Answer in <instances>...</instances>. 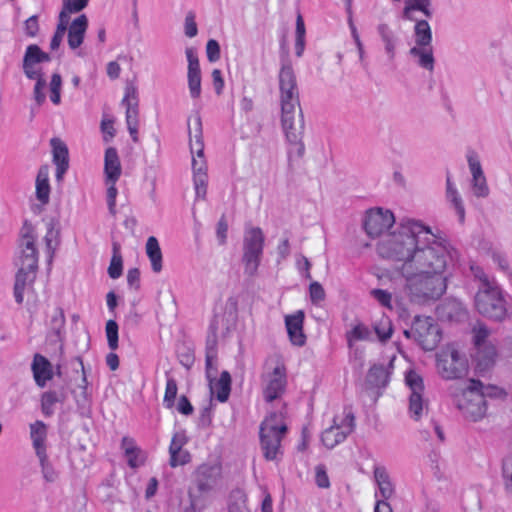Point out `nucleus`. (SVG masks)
Here are the masks:
<instances>
[{
  "label": "nucleus",
  "mask_w": 512,
  "mask_h": 512,
  "mask_svg": "<svg viewBox=\"0 0 512 512\" xmlns=\"http://www.w3.org/2000/svg\"><path fill=\"white\" fill-rule=\"evenodd\" d=\"M146 253L152 265V270L159 273L162 270V252L158 240L150 236L146 242Z\"/></svg>",
  "instance_id": "f704fd0d"
},
{
  "label": "nucleus",
  "mask_w": 512,
  "mask_h": 512,
  "mask_svg": "<svg viewBox=\"0 0 512 512\" xmlns=\"http://www.w3.org/2000/svg\"><path fill=\"white\" fill-rule=\"evenodd\" d=\"M403 8V17L408 20H412V13L414 11L422 12L426 17H432V11L430 9L432 0H405Z\"/></svg>",
  "instance_id": "473e14b6"
},
{
  "label": "nucleus",
  "mask_w": 512,
  "mask_h": 512,
  "mask_svg": "<svg viewBox=\"0 0 512 512\" xmlns=\"http://www.w3.org/2000/svg\"><path fill=\"white\" fill-rule=\"evenodd\" d=\"M376 251L382 259L396 264L402 292L410 303L431 305L446 293L448 246L420 221L403 219L377 243Z\"/></svg>",
  "instance_id": "f257e3e1"
},
{
  "label": "nucleus",
  "mask_w": 512,
  "mask_h": 512,
  "mask_svg": "<svg viewBox=\"0 0 512 512\" xmlns=\"http://www.w3.org/2000/svg\"><path fill=\"white\" fill-rule=\"evenodd\" d=\"M309 294H310V299H311L312 303L316 304V305L319 304L320 302L324 301L325 296H326L324 288L317 281H313L310 284Z\"/></svg>",
  "instance_id": "6e6d98bb"
},
{
  "label": "nucleus",
  "mask_w": 512,
  "mask_h": 512,
  "mask_svg": "<svg viewBox=\"0 0 512 512\" xmlns=\"http://www.w3.org/2000/svg\"><path fill=\"white\" fill-rule=\"evenodd\" d=\"M53 154V163L56 165V179L61 181L69 167V153L67 145L59 138L50 141Z\"/></svg>",
  "instance_id": "a211bd4d"
},
{
  "label": "nucleus",
  "mask_w": 512,
  "mask_h": 512,
  "mask_svg": "<svg viewBox=\"0 0 512 512\" xmlns=\"http://www.w3.org/2000/svg\"><path fill=\"white\" fill-rule=\"evenodd\" d=\"M185 54L188 61V71H198L200 70L199 59L196 52V49L193 47H188L185 50Z\"/></svg>",
  "instance_id": "0e129e2a"
},
{
  "label": "nucleus",
  "mask_w": 512,
  "mask_h": 512,
  "mask_svg": "<svg viewBox=\"0 0 512 512\" xmlns=\"http://www.w3.org/2000/svg\"><path fill=\"white\" fill-rule=\"evenodd\" d=\"M191 456L186 450H177L174 454H170V465L172 467H177L181 465H185L190 462Z\"/></svg>",
  "instance_id": "13d9d810"
},
{
  "label": "nucleus",
  "mask_w": 512,
  "mask_h": 512,
  "mask_svg": "<svg viewBox=\"0 0 512 512\" xmlns=\"http://www.w3.org/2000/svg\"><path fill=\"white\" fill-rule=\"evenodd\" d=\"M65 316L61 308H55L50 316L48 338L51 342H61L64 333Z\"/></svg>",
  "instance_id": "bb28decb"
},
{
  "label": "nucleus",
  "mask_w": 512,
  "mask_h": 512,
  "mask_svg": "<svg viewBox=\"0 0 512 512\" xmlns=\"http://www.w3.org/2000/svg\"><path fill=\"white\" fill-rule=\"evenodd\" d=\"M187 78L190 96L193 99L199 98L201 95V70L188 71Z\"/></svg>",
  "instance_id": "09e8293b"
},
{
  "label": "nucleus",
  "mask_w": 512,
  "mask_h": 512,
  "mask_svg": "<svg viewBox=\"0 0 512 512\" xmlns=\"http://www.w3.org/2000/svg\"><path fill=\"white\" fill-rule=\"evenodd\" d=\"M470 184L473 195L477 198H486L489 195L490 190L485 176L471 179Z\"/></svg>",
  "instance_id": "603ef678"
},
{
  "label": "nucleus",
  "mask_w": 512,
  "mask_h": 512,
  "mask_svg": "<svg viewBox=\"0 0 512 512\" xmlns=\"http://www.w3.org/2000/svg\"><path fill=\"white\" fill-rule=\"evenodd\" d=\"M468 383L474 388L475 391L479 394H481V397H483L485 400L487 397L494 398L499 397L503 394V390L495 385H486L480 380L477 379H469Z\"/></svg>",
  "instance_id": "a19ab883"
},
{
  "label": "nucleus",
  "mask_w": 512,
  "mask_h": 512,
  "mask_svg": "<svg viewBox=\"0 0 512 512\" xmlns=\"http://www.w3.org/2000/svg\"><path fill=\"white\" fill-rule=\"evenodd\" d=\"M105 183L107 187V204L111 214H115L117 188L116 182L121 176L122 168L117 150L109 147L105 152L104 159Z\"/></svg>",
  "instance_id": "1a4fd4ad"
},
{
  "label": "nucleus",
  "mask_w": 512,
  "mask_h": 512,
  "mask_svg": "<svg viewBox=\"0 0 512 512\" xmlns=\"http://www.w3.org/2000/svg\"><path fill=\"white\" fill-rule=\"evenodd\" d=\"M184 32L185 35L189 38L195 37L198 33L197 24L195 21V13L193 11H189L185 16Z\"/></svg>",
  "instance_id": "4d7b16f0"
},
{
  "label": "nucleus",
  "mask_w": 512,
  "mask_h": 512,
  "mask_svg": "<svg viewBox=\"0 0 512 512\" xmlns=\"http://www.w3.org/2000/svg\"><path fill=\"white\" fill-rule=\"evenodd\" d=\"M36 65L37 64H31V63H29V65H28V63L23 60V71L27 78L32 79V80H38L39 78H44V75H43L41 69H38L36 67Z\"/></svg>",
  "instance_id": "69168bd1"
},
{
  "label": "nucleus",
  "mask_w": 512,
  "mask_h": 512,
  "mask_svg": "<svg viewBox=\"0 0 512 512\" xmlns=\"http://www.w3.org/2000/svg\"><path fill=\"white\" fill-rule=\"evenodd\" d=\"M454 403L462 416L471 422H479L487 415V401L475 391L469 383L459 394H455Z\"/></svg>",
  "instance_id": "0eeeda50"
},
{
  "label": "nucleus",
  "mask_w": 512,
  "mask_h": 512,
  "mask_svg": "<svg viewBox=\"0 0 512 512\" xmlns=\"http://www.w3.org/2000/svg\"><path fill=\"white\" fill-rule=\"evenodd\" d=\"M446 199L457 213L459 221L463 223L465 219L464 203L459 191L451 181L450 176H447L446 179Z\"/></svg>",
  "instance_id": "c85d7f7f"
},
{
  "label": "nucleus",
  "mask_w": 512,
  "mask_h": 512,
  "mask_svg": "<svg viewBox=\"0 0 512 512\" xmlns=\"http://www.w3.org/2000/svg\"><path fill=\"white\" fill-rule=\"evenodd\" d=\"M378 34L384 44L385 52L389 60H393L396 55V46L398 38L394 31L385 23L379 24L377 27Z\"/></svg>",
  "instance_id": "7c9ffc66"
},
{
  "label": "nucleus",
  "mask_w": 512,
  "mask_h": 512,
  "mask_svg": "<svg viewBox=\"0 0 512 512\" xmlns=\"http://www.w3.org/2000/svg\"><path fill=\"white\" fill-rule=\"evenodd\" d=\"M45 87H46L45 78H39L38 80H36L33 95H34V100L36 101L38 106H41L45 102V99H46V95L44 93Z\"/></svg>",
  "instance_id": "680f3d73"
},
{
  "label": "nucleus",
  "mask_w": 512,
  "mask_h": 512,
  "mask_svg": "<svg viewBox=\"0 0 512 512\" xmlns=\"http://www.w3.org/2000/svg\"><path fill=\"white\" fill-rule=\"evenodd\" d=\"M37 269L24 268L18 266V271L14 284V297L17 303H22L24 299L25 288L32 284L36 278Z\"/></svg>",
  "instance_id": "5701e85b"
},
{
  "label": "nucleus",
  "mask_w": 512,
  "mask_h": 512,
  "mask_svg": "<svg viewBox=\"0 0 512 512\" xmlns=\"http://www.w3.org/2000/svg\"><path fill=\"white\" fill-rule=\"evenodd\" d=\"M186 442L187 438L183 432L175 433L171 440L169 453L174 454L177 450H183V446L186 444Z\"/></svg>",
  "instance_id": "e2e57ef3"
},
{
  "label": "nucleus",
  "mask_w": 512,
  "mask_h": 512,
  "mask_svg": "<svg viewBox=\"0 0 512 512\" xmlns=\"http://www.w3.org/2000/svg\"><path fill=\"white\" fill-rule=\"evenodd\" d=\"M222 476V467L219 464H202L194 473V483L200 495L211 492Z\"/></svg>",
  "instance_id": "2eb2a0df"
},
{
  "label": "nucleus",
  "mask_w": 512,
  "mask_h": 512,
  "mask_svg": "<svg viewBox=\"0 0 512 512\" xmlns=\"http://www.w3.org/2000/svg\"><path fill=\"white\" fill-rule=\"evenodd\" d=\"M16 266L29 269L38 268V252L35 247L34 229L27 222L21 230L20 253L16 260Z\"/></svg>",
  "instance_id": "4468645a"
},
{
  "label": "nucleus",
  "mask_w": 512,
  "mask_h": 512,
  "mask_svg": "<svg viewBox=\"0 0 512 512\" xmlns=\"http://www.w3.org/2000/svg\"><path fill=\"white\" fill-rule=\"evenodd\" d=\"M23 60L28 64H38L43 62H49L51 57L48 53L43 52L39 46L32 44L26 48V52Z\"/></svg>",
  "instance_id": "c03bdc74"
},
{
  "label": "nucleus",
  "mask_w": 512,
  "mask_h": 512,
  "mask_svg": "<svg viewBox=\"0 0 512 512\" xmlns=\"http://www.w3.org/2000/svg\"><path fill=\"white\" fill-rule=\"evenodd\" d=\"M413 339L427 351H431L437 346L441 340V334L432 317H415L413 321Z\"/></svg>",
  "instance_id": "9d476101"
},
{
  "label": "nucleus",
  "mask_w": 512,
  "mask_h": 512,
  "mask_svg": "<svg viewBox=\"0 0 512 512\" xmlns=\"http://www.w3.org/2000/svg\"><path fill=\"white\" fill-rule=\"evenodd\" d=\"M473 342L476 348L492 345L489 341L491 330L483 322L478 321L472 328Z\"/></svg>",
  "instance_id": "79ce46f5"
},
{
  "label": "nucleus",
  "mask_w": 512,
  "mask_h": 512,
  "mask_svg": "<svg viewBox=\"0 0 512 512\" xmlns=\"http://www.w3.org/2000/svg\"><path fill=\"white\" fill-rule=\"evenodd\" d=\"M395 223V218L390 210L380 207L366 211L363 226L370 237H379L387 232Z\"/></svg>",
  "instance_id": "ddd939ff"
},
{
  "label": "nucleus",
  "mask_w": 512,
  "mask_h": 512,
  "mask_svg": "<svg viewBox=\"0 0 512 512\" xmlns=\"http://www.w3.org/2000/svg\"><path fill=\"white\" fill-rule=\"evenodd\" d=\"M210 391L216 395L220 402L228 400L231 391V375L228 371H223L219 379L209 380Z\"/></svg>",
  "instance_id": "b1692460"
},
{
  "label": "nucleus",
  "mask_w": 512,
  "mask_h": 512,
  "mask_svg": "<svg viewBox=\"0 0 512 512\" xmlns=\"http://www.w3.org/2000/svg\"><path fill=\"white\" fill-rule=\"evenodd\" d=\"M374 331L381 342L387 341L393 333L392 321L387 316L382 315L374 323Z\"/></svg>",
  "instance_id": "37998d69"
},
{
  "label": "nucleus",
  "mask_w": 512,
  "mask_h": 512,
  "mask_svg": "<svg viewBox=\"0 0 512 512\" xmlns=\"http://www.w3.org/2000/svg\"><path fill=\"white\" fill-rule=\"evenodd\" d=\"M367 381L375 387H384L389 381V372L383 365H374L368 372Z\"/></svg>",
  "instance_id": "58836bf2"
},
{
  "label": "nucleus",
  "mask_w": 512,
  "mask_h": 512,
  "mask_svg": "<svg viewBox=\"0 0 512 512\" xmlns=\"http://www.w3.org/2000/svg\"><path fill=\"white\" fill-rule=\"evenodd\" d=\"M287 432L283 414L271 413L260 426V442L264 457L275 460L281 453V441Z\"/></svg>",
  "instance_id": "39448f33"
},
{
  "label": "nucleus",
  "mask_w": 512,
  "mask_h": 512,
  "mask_svg": "<svg viewBox=\"0 0 512 512\" xmlns=\"http://www.w3.org/2000/svg\"><path fill=\"white\" fill-rule=\"evenodd\" d=\"M41 468V474L45 482L54 483L59 477L58 471L54 468L53 464L48 458L47 452L36 455Z\"/></svg>",
  "instance_id": "4c0bfd02"
},
{
  "label": "nucleus",
  "mask_w": 512,
  "mask_h": 512,
  "mask_svg": "<svg viewBox=\"0 0 512 512\" xmlns=\"http://www.w3.org/2000/svg\"><path fill=\"white\" fill-rule=\"evenodd\" d=\"M122 104L126 107V124L139 122L138 93L136 87L132 85L126 87Z\"/></svg>",
  "instance_id": "393cba45"
},
{
  "label": "nucleus",
  "mask_w": 512,
  "mask_h": 512,
  "mask_svg": "<svg viewBox=\"0 0 512 512\" xmlns=\"http://www.w3.org/2000/svg\"><path fill=\"white\" fill-rule=\"evenodd\" d=\"M373 297L383 306L391 308V294L386 290L374 289L371 291Z\"/></svg>",
  "instance_id": "774afa93"
},
{
  "label": "nucleus",
  "mask_w": 512,
  "mask_h": 512,
  "mask_svg": "<svg viewBox=\"0 0 512 512\" xmlns=\"http://www.w3.org/2000/svg\"><path fill=\"white\" fill-rule=\"evenodd\" d=\"M467 162L469 166V170L471 173L472 178H478V177H484V172L481 166L479 155L474 150H469L467 152Z\"/></svg>",
  "instance_id": "3c124183"
},
{
  "label": "nucleus",
  "mask_w": 512,
  "mask_h": 512,
  "mask_svg": "<svg viewBox=\"0 0 512 512\" xmlns=\"http://www.w3.org/2000/svg\"><path fill=\"white\" fill-rule=\"evenodd\" d=\"M50 196L49 167L43 165L39 168L36 177V197L43 204H48Z\"/></svg>",
  "instance_id": "c756f323"
},
{
  "label": "nucleus",
  "mask_w": 512,
  "mask_h": 512,
  "mask_svg": "<svg viewBox=\"0 0 512 512\" xmlns=\"http://www.w3.org/2000/svg\"><path fill=\"white\" fill-rule=\"evenodd\" d=\"M206 54H207V59L211 63H214L220 59V45L216 40H214V39L208 40V42L206 44Z\"/></svg>",
  "instance_id": "052dcab7"
},
{
  "label": "nucleus",
  "mask_w": 512,
  "mask_h": 512,
  "mask_svg": "<svg viewBox=\"0 0 512 512\" xmlns=\"http://www.w3.org/2000/svg\"><path fill=\"white\" fill-rule=\"evenodd\" d=\"M502 476L506 491L512 495V455L507 456L502 464Z\"/></svg>",
  "instance_id": "864d4df0"
},
{
  "label": "nucleus",
  "mask_w": 512,
  "mask_h": 512,
  "mask_svg": "<svg viewBox=\"0 0 512 512\" xmlns=\"http://www.w3.org/2000/svg\"><path fill=\"white\" fill-rule=\"evenodd\" d=\"M217 353L215 346L207 345L206 352V377L209 380L214 379L217 373Z\"/></svg>",
  "instance_id": "8fccbe9b"
},
{
  "label": "nucleus",
  "mask_w": 512,
  "mask_h": 512,
  "mask_svg": "<svg viewBox=\"0 0 512 512\" xmlns=\"http://www.w3.org/2000/svg\"><path fill=\"white\" fill-rule=\"evenodd\" d=\"M405 382L411 394L409 396V414L414 420H419L428 410V402L423 398L424 383L422 377L415 371L406 373Z\"/></svg>",
  "instance_id": "f8f14e48"
},
{
  "label": "nucleus",
  "mask_w": 512,
  "mask_h": 512,
  "mask_svg": "<svg viewBox=\"0 0 512 512\" xmlns=\"http://www.w3.org/2000/svg\"><path fill=\"white\" fill-rule=\"evenodd\" d=\"M190 152L192 154V171L197 199H204L207 193V163L204 157L202 122L199 115L188 120Z\"/></svg>",
  "instance_id": "20e7f679"
},
{
  "label": "nucleus",
  "mask_w": 512,
  "mask_h": 512,
  "mask_svg": "<svg viewBox=\"0 0 512 512\" xmlns=\"http://www.w3.org/2000/svg\"><path fill=\"white\" fill-rule=\"evenodd\" d=\"M178 392L177 382L174 378L168 377L166 381L165 394L163 404L166 408L171 409L175 405V399Z\"/></svg>",
  "instance_id": "49530a36"
},
{
  "label": "nucleus",
  "mask_w": 512,
  "mask_h": 512,
  "mask_svg": "<svg viewBox=\"0 0 512 512\" xmlns=\"http://www.w3.org/2000/svg\"><path fill=\"white\" fill-rule=\"evenodd\" d=\"M415 46H432V31L426 20H419L414 26Z\"/></svg>",
  "instance_id": "c9c22d12"
},
{
  "label": "nucleus",
  "mask_w": 512,
  "mask_h": 512,
  "mask_svg": "<svg viewBox=\"0 0 512 512\" xmlns=\"http://www.w3.org/2000/svg\"><path fill=\"white\" fill-rule=\"evenodd\" d=\"M476 349V371L480 374H485L490 371L496 364L498 358L496 346L494 344L484 345Z\"/></svg>",
  "instance_id": "412c9836"
},
{
  "label": "nucleus",
  "mask_w": 512,
  "mask_h": 512,
  "mask_svg": "<svg viewBox=\"0 0 512 512\" xmlns=\"http://www.w3.org/2000/svg\"><path fill=\"white\" fill-rule=\"evenodd\" d=\"M374 478L379 487L380 494L384 500L389 499L394 493V487L384 467L374 469Z\"/></svg>",
  "instance_id": "72a5a7b5"
},
{
  "label": "nucleus",
  "mask_w": 512,
  "mask_h": 512,
  "mask_svg": "<svg viewBox=\"0 0 512 512\" xmlns=\"http://www.w3.org/2000/svg\"><path fill=\"white\" fill-rule=\"evenodd\" d=\"M279 91L281 124L286 139L291 145L289 154L302 158L305 153V145L302 141L304 116L300 106L296 76L289 62H285L281 66L279 72Z\"/></svg>",
  "instance_id": "f03ea898"
},
{
  "label": "nucleus",
  "mask_w": 512,
  "mask_h": 512,
  "mask_svg": "<svg viewBox=\"0 0 512 512\" xmlns=\"http://www.w3.org/2000/svg\"><path fill=\"white\" fill-rule=\"evenodd\" d=\"M36 384L43 388L53 378V368L49 360L41 354L36 353L31 364Z\"/></svg>",
  "instance_id": "aec40b11"
},
{
  "label": "nucleus",
  "mask_w": 512,
  "mask_h": 512,
  "mask_svg": "<svg viewBox=\"0 0 512 512\" xmlns=\"http://www.w3.org/2000/svg\"><path fill=\"white\" fill-rule=\"evenodd\" d=\"M105 329L109 348L116 350L118 348V324L114 320H108Z\"/></svg>",
  "instance_id": "5fc2aeb1"
},
{
  "label": "nucleus",
  "mask_w": 512,
  "mask_h": 512,
  "mask_svg": "<svg viewBox=\"0 0 512 512\" xmlns=\"http://www.w3.org/2000/svg\"><path fill=\"white\" fill-rule=\"evenodd\" d=\"M112 252V258L108 267V275L112 279H117L122 275L123 270V260L120 253V245L117 242H113Z\"/></svg>",
  "instance_id": "ea45409f"
},
{
  "label": "nucleus",
  "mask_w": 512,
  "mask_h": 512,
  "mask_svg": "<svg viewBox=\"0 0 512 512\" xmlns=\"http://www.w3.org/2000/svg\"><path fill=\"white\" fill-rule=\"evenodd\" d=\"M315 481L319 488H329L330 481L324 465H317L315 468Z\"/></svg>",
  "instance_id": "bf43d9fd"
},
{
  "label": "nucleus",
  "mask_w": 512,
  "mask_h": 512,
  "mask_svg": "<svg viewBox=\"0 0 512 512\" xmlns=\"http://www.w3.org/2000/svg\"><path fill=\"white\" fill-rule=\"evenodd\" d=\"M30 438L35 454L47 452V426L42 421H36L30 424Z\"/></svg>",
  "instance_id": "a878e982"
},
{
  "label": "nucleus",
  "mask_w": 512,
  "mask_h": 512,
  "mask_svg": "<svg viewBox=\"0 0 512 512\" xmlns=\"http://www.w3.org/2000/svg\"><path fill=\"white\" fill-rule=\"evenodd\" d=\"M25 34L29 37H35L39 31L38 17L33 15L24 23Z\"/></svg>",
  "instance_id": "338daca9"
},
{
  "label": "nucleus",
  "mask_w": 512,
  "mask_h": 512,
  "mask_svg": "<svg viewBox=\"0 0 512 512\" xmlns=\"http://www.w3.org/2000/svg\"><path fill=\"white\" fill-rule=\"evenodd\" d=\"M122 447L125 451L128 465L131 468H137L144 463V454L138 447H136L132 439L124 437L122 440Z\"/></svg>",
  "instance_id": "2f4dec72"
},
{
  "label": "nucleus",
  "mask_w": 512,
  "mask_h": 512,
  "mask_svg": "<svg viewBox=\"0 0 512 512\" xmlns=\"http://www.w3.org/2000/svg\"><path fill=\"white\" fill-rule=\"evenodd\" d=\"M439 319L450 322H461L467 317V311L461 301L448 298L436 309Z\"/></svg>",
  "instance_id": "f3484780"
},
{
  "label": "nucleus",
  "mask_w": 512,
  "mask_h": 512,
  "mask_svg": "<svg viewBox=\"0 0 512 512\" xmlns=\"http://www.w3.org/2000/svg\"><path fill=\"white\" fill-rule=\"evenodd\" d=\"M287 385L286 368L277 361L271 370L262 375L263 396L267 402H272L284 393Z\"/></svg>",
  "instance_id": "9b49d317"
},
{
  "label": "nucleus",
  "mask_w": 512,
  "mask_h": 512,
  "mask_svg": "<svg viewBox=\"0 0 512 512\" xmlns=\"http://www.w3.org/2000/svg\"><path fill=\"white\" fill-rule=\"evenodd\" d=\"M264 247V235L260 228L253 227L246 231L243 240L244 271L249 276L256 275L261 262Z\"/></svg>",
  "instance_id": "6e6552de"
},
{
  "label": "nucleus",
  "mask_w": 512,
  "mask_h": 512,
  "mask_svg": "<svg viewBox=\"0 0 512 512\" xmlns=\"http://www.w3.org/2000/svg\"><path fill=\"white\" fill-rule=\"evenodd\" d=\"M346 336L349 347H352L354 341L370 340L371 331L367 326L360 323L355 325L353 329L347 333Z\"/></svg>",
  "instance_id": "a18cd8bd"
},
{
  "label": "nucleus",
  "mask_w": 512,
  "mask_h": 512,
  "mask_svg": "<svg viewBox=\"0 0 512 512\" xmlns=\"http://www.w3.org/2000/svg\"><path fill=\"white\" fill-rule=\"evenodd\" d=\"M62 398L54 391H47L41 398V409L44 415L51 416L54 412L53 406L57 402H61Z\"/></svg>",
  "instance_id": "de8ad7c7"
},
{
  "label": "nucleus",
  "mask_w": 512,
  "mask_h": 512,
  "mask_svg": "<svg viewBox=\"0 0 512 512\" xmlns=\"http://www.w3.org/2000/svg\"><path fill=\"white\" fill-rule=\"evenodd\" d=\"M354 417L347 415L346 419L340 424H335L322 433V443L329 449L334 448L339 443L343 442L346 437L353 431Z\"/></svg>",
  "instance_id": "dca6fc26"
},
{
  "label": "nucleus",
  "mask_w": 512,
  "mask_h": 512,
  "mask_svg": "<svg viewBox=\"0 0 512 512\" xmlns=\"http://www.w3.org/2000/svg\"><path fill=\"white\" fill-rule=\"evenodd\" d=\"M472 275L478 284L474 297V306L479 314L497 322L507 317V302L503 291L494 277L489 276L482 267L470 266Z\"/></svg>",
  "instance_id": "7ed1b4c3"
},
{
  "label": "nucleus",
  "mask_w": 512,
  "mask_h": 512,
  "mask_svg": "<svg viewBox=\"0 0 512 512\" xmlns=\"http://www.w3.org/2000/svg\"><path fill=\"white\" fill-rule=\"evenodd\" d=\"M87 27L88 19L84 14L78 16L69 25L68 45L72 50L79 48L83 43Z\"/></svg>",
  "instance_id": "4be33fe9"
},
{
  "label": "nucleus",
  "mask_w": 512,
  "mask_h": 512,
  "mask_svg": "<svg viewBox=\"0 0 512 512\" xmlns=\"http://www.w3.org/2000/svg\"><path fill=\"white\" fill-rule=\"evenodd\" d=\"M304 313L299 310L292 315L285 317V325L291 343L295 346H303L306 336L303 333Z\"/></svg>",
  "instance_id": "6ab92c4d"
},
{
  "label": "nucleus",
  "mask_w": 512,
  "mask_h": 512,
  "mask_svg": "<svg viewBox=\"0 0 512 512\" xmlns=\"http://www.w3.org/2000/svg\"><path fill=\"white\" fill-rule=\"evenodd\" d=\"M410 56L416 59V63L430 72L434 70V55L432 46H413L409 50Z\"/></svg>",
  "instance_id": "cd10ccee"
},
{
  "label": "nucleus",
  "mask_w": 512,
  "mask_h": 512,
  "mask_svg": "<svg viewBox=\"0 0 512 512\" xmlns=\"http://www.w3.org/2000/svg\"><path fill=\"white\" fill-rule=\"evenodd\" d=\"M436 367L443 379H460L468 372V360L455 344H449L437 354Z\"/></svg>",
  "instance_id": "423d86ee"
},
{
  "label": "nucleus",
  "mask_w": 512,
  "mask_h": 512,
  "mask_svg": "<svg viewBox=\"0 0 512 512\" xmlns=\"http://www.w3.org/2000/svg\"><path fill=\"white\" fill-rule=\"evenodd\" d=\"M228 512H250L247 507V495L241 489L231 491L228 501Z\"/></svg>",
  "instance_id": "e433bc0d"
}]
</instances>
